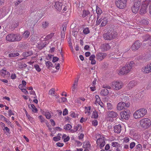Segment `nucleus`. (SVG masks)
Masks as SVG:
<instances>
[{"mask_svg":"<svg viewBox=\"0 0 151 151\" xmlns=\"http://www.w3.org/2000/svg\"><path fill=\"white\" fill-rule=\"evenodd\" d=\"M116 33L113 31H108L103 34V36L104 40H111L114 39L116 36Z\"/></svg>","mask_w":151,"mask_h":151,"instance_id":"obj_5","label":"nucleus"},{"mask_svg":"<svg viewBox=\"0 0 151 151\" xmlns=\"http://www.w3.org/2000/svg\"><path fill=\"white\" fill-rule=\"evenodd\" d=\"M54 33H51L50 34L48 35L45 38V40H47L51 39L54 36Z\"/></svg>","mask_w":151,"mask_h":151,"instance_id":"obj_30","label":"nucleus"},{"mask_svg":"<svg viewBox=\"0 0 151 151\" xmlns=\"http://www.w3.org/2000/svg\"><path fill=\"white\" fill-rule=\"evenodd\" d=\"M150 4H151V0H145L142 2L139 11L140 14H143L147 12L148 6Z\"/></svg>","mask_w":151,"mask_h":151,"instance_id":"obj_3","label":"nucleus"},{"mask_svg":"<svg viewBox=\"0 0 151 151\" xmlns=\"http://www.w3.org/2000/svg\"><path fill=\"white\" fill-rule=\"evenodd\" d=\"M29 108L32 109V111L34 112H36L37 111V109L36 108L35 106L33 104H32L29 106Z\"/></svg>","mask_w":151,"mask_h":151,"instance_id":"obj_33","label":"nucleus"},{"mask_svg":"<svg viewBox=\"0 0 151 151\" xmlns=\"http://www.w3.org/2000/svg\"><path fill=\"white\" fill-rule=\"evenodd\" d=\"M141 44L138 40L136 41L132 45L131 48L132 50L135 51L138 50L140 47Z\"/></svg>","mask_w":151,"mask_h":151,"instance_id":"obj_13","label":"nucleus"},{"mask_svg":"<svg viewBox=\"0 0 151 151\" xmlns=\"http://www.w3.org/2000/svg\"><path fill=\"white\" fill-rule=\"evenodd\" d=\"M72 127V126L69 124H67L64 126V129L67 130H70Z\"/></svg>","mask_w":151,"mask_h":151,"instance_id":"obj_41","label":"nucleus"},{"mask_svg":"<svg viewBox=\"0 0 151 151\" xmlns=\"http://www.w3.org/2000/svg\"><path fill=\"white\" fill-rule=\"evenodd\" d=\"M30 34V32L28 30H26L24 32L22 36L23 37L27 38L29 37Z\"/></svg>","mask_w":151,"mask_h":151,"instance_id":"obj_28","label":"nucleus"},{"mask_svg":"<svg viewBox=\"0 0 151 151\" xmlns=\"http://www.w3.org/2000/svg\"><path fill=\"white\" fill-rule=\"evenodd\" d=\"M100 106L101 110H104V108H103L104 104L101 101L98 104Z\"/></svg>","mask_w":151,"mask_h":151,"instance_id":"obj_52","label":"nucleus"},{"mask_svg":"<svg viewBox=\"0 0 151 151\" xmlns=\"http://www.w3.org/2000/svg\"><path fill=\"white\" fill-rule=\"evenodd\" d=\"M49 25V23L48 21L43 22L42 23V27L43 28H46Z\"/></svg>","mask_w":151,"mask_h":151,"instance_id":"obj_32","label":"nucleus"},{"mask_svg":"<svg viewBox=\"0 0 151 151\" xmlns=\"http://www.w3.org/2000/svg\"><path fill=\"white\" fill-rule=\"evenodd\" d=\"M122 130V127L119 124L116 125L114 127V132L117 133H120Z\"/></svg>","mask_w":151,"mask_h":151,"instance_id":"obj_21","label":"nucleus"},{"mask_svg":"<svg viewBox=\"0 0 151 151\" xmlns=\"http://www.w3.org/2000/svg\"><path fill=\"white\" fill-rule=\"evenodd\" d=\"M45 116L46 118L47 119H50L51 118V115L50 113L47 111H46L45 113Z\"/></svg>","mask_w":151,"mask_h":151,"instance_id":"obj_45","label":"nucleus"},{"mask_svg":"<svg viewBox=\"0 0 151 151\" xmlns=\"http://www.w3.org/2000/svg\"><path fill=\"white\" fill-rule=\"evenodd\" d=\"M140 23L144 25H147L149 23L148 19H147L143 18L141 19Z\"/></svg>","mask_w":151,"mask_h":151,"instance_id":"obj_25","label":"nucleus"},{"mask_svg":"<svg viewBox=\"0 0 151 151\" xmlns=\"http://www.w3.org/2000/svg\"><path fill=\"white\" fill-rule=\"evenodd\" d=\"M98 122L96 120H94L92 122V124L93 125L96 126L98 125Z\"/></svg>","mask_w":151,"mask_h":151,"instance_id":"obj_51","label":"nucleus"},{"mask_svg":"<svg viewBox=\"0 0 151 151\" xmlns=\"http://www.w3.org/2000/svg\"><path fill=\"white\" fill-rule=\"evenodd\" d=\"M96 12L97 14V15L99 16L102 13V11L100 9L99 7H96Z\"/></svg>","mask_w":151,"mask_h":151,"instance_id":"obj_46","label":"nucleus"},{"mask_svg":"<svg viewBox=\"0 0 151 151\" xmlns=\"http://www.w3.org/2000/svg\"><path fill=\"white\" fill-rule=\"evenodd\" d=\"M82 128L81 125L80 124H78L76 126L74 127L73 129H71L70 131L72 133H74L76 132L79 129H81Z\"/></svg>","mask_w":151,"mask_h":151,"instance_id":"obj_26","label":"nucleus"},{"mask_svg":"<svg viewBox=\"0 0 151 151\" xmlns=\"http://www.w3.org/2000/svg\"><path fill=\"white\" fill-rule=\"evenodd\" d=\"M62 27H63V29L61 31V35L62 37L63 36H64L65 34V31L66 28V27L65 25H63L62 26Z\"/></svg>","mask_w":151,"mask_h":151,"instance_id":"obj_38","label":"nucleus"},{"mask_svg":"<svg viewBox=\"0 0 151 151\" xmlns=\"http://www.w3.org/2000/svg\"><path fill=\"white\" fill-rule=\"evenodd\" d=\"M130 111L128 110L124 111L120 113L121 118L122 119L128 120L130 117Z\"/></svg>","mask_w":151,"mask_h":151,"instance_id":"obj_11","label":"nucleus"},{"mask_svg":"<svg viewBox=\"0 0 151 151\" xmlns=\"http://www.w3.org/2000/svg\"><path fill=\"white\" fill-rule=\"evenodd\" d=\"M85 108L86 110L85 113L86 114H87L88 115H90L91 114L90 111L91 109V106H88V107L85 106Z\"/></svg>","mask_w":151,"mask_h":151,"instance_id":"obj_35","label":"nucleus"},{"mask_svg":"<svg viewBox=\"0 0 151 151\" xmlns=\"http://www.w3.org/2000/svg\"><path fill=\"white\" fill-rule=\"evenodd\" d=\"M147 110L145 108H141L136 111L133 114L135 119H138L144 116L147 113Z\"/></svg>","mask_w":151,"mask_h":151,"instance_id":"obj_2","label":"nucleus"},{"mask_svg":"<svg viewBox=\"0 0 151 151\" xmlns=\"http://www.w3.org/2000/svg\"><path fill=\"white\" fill-rule=\"evenodd\" d=\"M127 0H116V6L120 9H123L126 5Z\"/></svg>","mask_w":151,"mask_h":151,"instance_id":"obj_8","label":"nucleus"},{"mask_svg":"<svg viewBox=\"0 0 151 151\" xmlns=\"http://www.w3.org/2000/svg\"><path fill=\"white\" fill-rule=\"evenodd\" d=\"M39 118L40 119V121L41 122H44L45 120L44 118L41 115L39 116Z\"/></svg>","mask_w":151,"mask_h":151,"instance_id":"obj_60","label":"nucleus"},{"mask_svg":"<svg viewBox=\"0 0 151 151\" xmlns=\"http://www.w3.org/2000/svg\"><path fill=\"white\" fill-rule=\"evenodd\" d=\"M68 114V110L67 109L65 108L64 109L63 112V115L64 116Z\"/></svg>","mask_w":151,"mask_h":151,"instance_id":"obj_54","label":"nucleus"},{"mask_svg":"<svg viewBox=\"0 0 151 151\" xmlns=\"http://www.w3.org/2000/svg\"><path fill=\"white\" fill-rule=\"evenodd\" d=\"M83 32L84 34L86 35L89 33L90 31L88 28L86 27L83 29Z\"/></svg>","mask_w":151,"mask_h":151,"instance_id":"obj_43","label":"nucleus"},{"mask_svg":"<svg viewBox=\"0 0 151 151\" xmlns=\"http://www.w3.org/2000/svg\"><path fill=\"white\" fill-rule=\"evenodd\" d=\"M108 21V19L106 18L105 17L102 18V22L101 26L103 27L105 26L107 23Z\"/></svg>","mask_w":151,"mask_h":151,"instance_id":"obj_24","label":"nucleus"},{"mask_svg":"<svg viewBox=\"0 0 151 151\" xmlns=\"http://www.w3.org/2000/svg\"><path fill=\"white\" fill-rule=\"evenodd\" d=\"M137 149L139 150H140L142 149V147L141 145L138 144L136 146Z\"/></svg>","mask_w":151,"mask_h":151,"instance_id":"obj_56","label":"nucleus"},{"mask_svg":"<svg viewBox=\"0 0 151 151\" xmlns=\"http://www.w3.org/2000/svg\"><path fill=\"white\" fill-rule=\"evenodd\" d=\"M95 56L94 55H92L91 56L89 57V60H93L94 59V58H95Z\"/></svg>","mask_w":151,"mask_h":151,"instance_id":"obj_64","label":"nucleus"},{"mask_svg":"<svg viewBox=\"0 0 151 151\" xmlns=\"http://www.w3.org/2000/svg\"><path fill=\"white\" fill-rule=\"evenodd\" d=\"M22 2V1L20 0L17 1L16 2H14V5L15 6H17Z\"/></svg>","mask_w":151,"mask_h":151,"instance_id":"obj_59","label":"nucleus"},{"mask_svg":"<svg viewBox=\"0 0 151 151\" xmlns=\"http://www.w3.org/2000/svg\"><path fill=\"white\" fill-rule=\"evenodd\" d=\"M111 145L113 147H117L120 146V144L118 142H112Z\"/></svg>","mask_w":151,"mask_h":151,"instance_id":"obj_44","label":"nucleus"},{"mask_svg":"<svg viewBox=\"0 0 151 151\" xmlns=\"http://www.w3.org/2000/svg\"><path fill=\"white\" fill-rule=\"evenodd\" d=\"M134 64L133 61L127 63L125 66L119 69L118 74L119 75H123L129 73L131 71L133 67V65Z\"/></svg>","mask_w":151,"mask_h":151,"instance_id":"obj_1","label":"nucleus"},{"mask_svg":"<svg viewBox=\"0 0 151 151\" xmlns=\"http://www.w3.org/2000/svg\"><path fill=\"white\" fill-rule=\"evenodd\" d=\"M33 54V52L32 51H29L24 52L22 54V56L24 57H27L32 55Z\"/></svg>","mask_w":151,"mask_h":151,"instance_id":"obj_27","label":"nucleus"},{"mask_svg":"<svg viewBox=\"0 0 151 151\" xmlns=\"http://www.w3.org/2000/svg\"><path fill=\"white\" fill-rule=\"evenodd\" d=\"M123 86L122 82L116 81L112 83L111 87L114 90L118 91L122 88Z\"/></svg>","mask_w":151,"mask_h":151,"instance_id":"obj_7","label":"nucleus"},{"mask_svg":"<svg viewBox=\"0 0 151 151\" xmlns=\"http://www.w3.org/2000/svg\"><path fill=\"white\" fill-rule=\"evenodd\" d=\"M70 114V115L73 118L76 117V114H75L73 111H71Z\"/></svg>","mask_w":151,"mask_h":151,"instance_id":"obj_53","label":"nucleus"},{"mask_svg":"<svg viewBox=\"0 0 151 151\" xmlns=\"http://www.w3.org/2000/svg\"><path fill=\"white\" fill-rule=\"evenodd\" d=\"M56 144L59 147H62L64 145V144L63 143L60 142L57 143Z\"/></svg>","mask_w":151,"mask_h":151,"instance_id":"obj_63","label":"nucleus"},{"mask_svg":"<svg viewBox=\"0 0 151 151\" xmlns=\"http://www.w3.org/2000/svg\"><path fill=\"white\" fill-rule=\"evenodd\" d=\"M139 123L140 127L144 129L148 128L151 124V121L147 118H144L141 119L139 121Z\"/></svg>","mask_w":151,"mask_h":151,"instance_id":"obj_4","label":"nucleus"},{"mask_svg":"<svg viewBox=\"0 0 151 151\" xmlns=\"http://www.w3.org/2000/svg\"><path fill=\"white\" fill-rule=\"evenodd\" d=\"M8 72L6 70L4 69H2L0 70V74L3 76H4L6 74H7Z\"/></svg>","mask_w":151,"mask_h":151,"instance_id":"obj_34","label":"nucleus"},{"mask_svg":"<svg viewBox=\"0 0 151 151\" xmlns=\"http://www.w3.org/2000/svg\"><path fill=\"white\" fill-rule=\"evenodd\" d=\"M78 79H76L71 89L73 93H76L78 88Z\"/></svg>","mask_w":151,"mask_h":151,"instance_id":"obj_15","label":"nucleus"},{"mask_svg":"<svg viewBox=\"0 0 151 151\" xmlns=\"http://www.w3.org/2000/svg\"><path fill=\"white\" fill-rule=\"evenodd\" d=\"M107 119L116 118L118 115L116 112L113 111H109L106 114Z\"/></svg>","mask_w":151,"mask_h":151,"instance_id":"obj_12","label":"nucleus"},{"mask_svg":"<svg viewBox=\"0 0 151 151\" xmlns=\"http://www.w3.org/2000/svg\"><path fill=\"white\" fill-rule=\"evenodd\" d=\"M129 139L128 137H125L123 139V142L125 143H127L129 141Z\"/></svg>","mask_w":151,"mask_h":151,"instance_id":"obj_61","label":"nucleus"},{"mask_svg":"<svg viewBox=\"0 0 151 151\" xmlns=\"http://www.w3.org/2000/svg\"><path fill=\"white\" fill-rule=\"evenodd\" d=\"M35 68L36 70L38 72H40L41 71V69L40 68L39 65H34Z\"/></svg>","mask_w":151,"mask_h":151,"instance_id":"obj_47","label":"nucleus"},{"mask_svg":"<svg viewBox=\"0 0 151 151\" xmlns=\"http://www.w3.org/2000/svg\"><path fill=\"white\" fill-rule=\"evenodd\" d=\"M55 91L53 88L51 89L49 91V94L50 95L54 96L53 95L54 94Z\"/></svg>","mask_w":151,"mask_h":151,"instance_id":"obj_50","label":"nucleus"},{"mask_svg":"<svg viewBox=\"0 0 151 151\" xmlns=\"http://www.w3.org/2000/svg\"><path fill=\"white\" fill-rule=\"evenodd\" d=\"M107 109L108 110H111L113 109V106L110 101H108L106 103Z\"/></svg>","mask_w":151,"mask_h":151,"instance_id":"obj_22","label":"nucleus"},{"mask_svg":"<svg viewBox=\"0 0 151 151\" xmlns=\"http://www.w3.org/2000/svg\"><path fill=\"white\" fill-rule=\"evenodd\" d=\"M137 84V82L134 81H130L127 85L128 89H130L134 87Z\"/></svg>","mask_w":151,"mask_h":151,"instance_id":"obj_18","label":"nucleus"},{"mask_svg":"<svg viewBox=\"0 0 151 151\" xmlns=\"http://www.w3.org/2000/svg\"><path fill=\"white\" fill-rule=\"evenodd\" d=\"M63 4L61 2L57 1L55 3L54 6L55 8L59 11H60L62 9Z\"/></svg>","mask_w":151,"mask_h":151,"instance_id":"obj_19","label":"nucleus"},{"mask_svg":"<svg viewBox=\"0 0 151 151\" xmlns=\"http://www.w3.org/2000/svg\"><path fill=\"white\" fill-rule=\"evenodd\" d=\"M142 71L145 73H149L151 72V67L150 65H147L144 68H142Z\"/></svg>","mask_w":151,"mask_h":151,"instance_id":"obj_17","label":"nucleus"},{"mask_svg":"<svg viewBox=\"0 0 151 151\" xmlns=\"http://www.w3.org/2000/svg\"><path fill=\"white\" fill-rule=\"evenodd\" d=\"M141 4V0H134V4L131 7L132 12L135 14L137 13Z\"/></svg>","mask_w":151,"mask_h":151,"instance_id":"obj_6","label":"nucleus"},{"mask_svg":"<svg viewBox=\"0 0 151 151\" xmlns=\"http://www.w3.org/2000/svg\"><path fill=\"white\" fill-rule=\"evenodd\" d=\"M84 148H89L90 147V145L89 141H86L84 142L83 146Z\"/></svg>","mask_w":151,"mask_h":151,"instance_id":"obj_31","label":"nucleus"},{"mask_svg":"<svg viewBox=\"0 0 151 151\" xmlns=\"http://www.w3.org/2000/svg\"><path fill=\"white\" fill-rule=\"evenodd\" d=\"M98 116L97 112L96 111H93L92 115L91 117L96 119Z\"/></svg>","mask_w":151,"mask_h":151,"instance_id":"obj_39","label":"nucleus"},{"mask_svg":"<svg viewBox=\"0 0 151 151\" xmlns=\"http://www.w3.org/2000/svg\"><path fill=\"white\" fill-rule=\"evenodd\" d=\"M19 54L18 53H10V57H16L19 55Z\"/></svg>","mask_w":151,"mask_h":151,"instance_id":"obj_49","label":"nucleus"},{"mask_svg":"<svg viewBox=\"0 0 151 151\" xmlns=\"http://www.w3.org/2000/svg\"><path fill=\"white\" fill-rule=\"evenodd\" d=\"M135 144L134 142H132L130 144V148L131 149H132L134 147Z\"/></svg>","mask_w":151,"mask_h":151,"instance_id":"obj_55","label":"nucleus"},{"mask_svg":"<svg viewBox=\"0 0 151 151\" xmlns=\"http://www.w3.org/2000/svg\"><path fill=\"white\" fill-rule=\"evenodd\" d=\"M111 46L109 44L105 43L103 44L101 46V49L103 51H106L110 49Z\"/></svg>","mask_w":151,"mask_h":151,"instance_id":"obj_20","label":"nucleus"},{"mask_svg":"<svg viewBox=\"0 0 151 151\" xmlns=\"http://www.w3.org/2000/svg\"><path fill=\"white\" fill-rule=\"evenodd\" d=\"M129 105L130 103L128 102L127 103H126L123 102H119L117 104V109L119 111H121L123 110L125 107H129Z\"/></svg>","mask_w":151,"mask_h":151,"instance_id":"obj_10","label":"nucleus"},{"mask_svg":"<svg viewBox=\"0 0 151 151\" xmlns=\"http://www.w3.org/2000/svg\"><path fill=\"white\" fill-rule=\"evenodd\" d=\"M106 56V53H99L96 55V58L99 61L102 60Z\"/></svg>","mask_w":151,"mask_h":151,"instance_id":"obj_16","label":"nucleus"},{"mask_svg":"<svg viewBox=\"0 0 151 151\" xmlns=\"http://www.w3.org/2000/svg\"><path fill=\"white\" fill-rule=\"evenodd\" d=\"M97 81V79L96 78H95L93 81V82L92 83V85L93 86H95L96 84V82Z\"/></svg>","mask_w":151,"mask_h":151,"instance_id":"obj_62","label":"nucleus"},{"mask_svg":"<svg viewBox=\"0 0 151 151\" xmlns=\"http://www.w3.org/2000/svg\"><path fill=\"white\" fill-rule=\"evenodd\" d=\"M22 38L20 35L10 34V42L19 41Z\"/></svg>","mask_w":151,"mask_h":151,"instance_id":"obj_9","label":"nucleus"},{"mask_svg":"<svg viewBox=\"0 0 151 151\" xmlns=\"http://www.w3.org/2000/svg\"><path fill=\"white\" fill-rule=\"evenodd\" d=\"M109 93L108 90L106 88H104L102 89L100 92L101 94L103 96L107 95Z\"/></svg>","mask_w":151,"mask_h":151,"instance_id":"obj_23","label":"nucleus"},{"mask_svg":"<svg viewBox=\"0 0 151 151\" xmlns=\"http://www.w3.org/2000/svg\"><path fill=\"white\" fill-rule=\"evenodd\" d=\"M76 143L77 144V146L80 147L82 145V143L79 141L76 140Z\"/></svg>","mask_w":151,"mask_h":151,"instance_id":"obj_58","label":"nucleus"},{"mask_svg":"<svg viewBox=\"0 0 151 151\" xmlns=\"http://www.w3.org/2000/svg\"><path fill=\"white\" fill-rule=\"evenodd\" d=\"M61 135V134H58L57 136L53 138V140L55 141H58L60 140V139L61 137L60 136Z\"/></svg>","mask_w":151,"mask_h":151,"instance_id":"obj_36","label":"nucleus"},{"mask_svg":"<svg viewBox=\"0 0 151 151\" xmlns=\"http://www.w3.org/2000/svg\"><path fill=\"white\" fill-rule=\"evenodd\" d=\"M18 26V24L16 22H14L11 24V30H13L14 29L17 27Z\"/></svg>","mask_w":151,"mask_h":151,"instance_id":"obj_37","label":"nucleus"},{"mask_svg":"<svg viewBox=\"0 0 151 151\" xmlns=\"http://www.w3.org/2000/svg\"><path fill=\"white\" fill-rule=\"evenodd\" d=\"M90 12L88 10H84L83 11L82 16L84 18L87 16L88 15H90Z\"/></svg>","mask_w":151,"mask_h":151,"instance_id":"obj_29","label":"nucleus"},{"mask_svg":"<svg viewBox=\"0 0 151 151\" xmlns=\"http://www.w3.org/2000/svg\"><path fill=\"white\" fill-rule=\"evenodd\" d=\"M151 37L149 35H145L143 37V41H148V40H149Z\"/></svg>","mask_w":151,"mask_h":151,"instance_id":"obj_40","label":"nucleus"},{"mask_svg":"<svg viewBox=\"0 0 151 151\" xmlns=\"http://www.w3.org/2000/svg\"><path fill=\"white\" fill-rule=\"evenodd\" d=\"M59 60V58H58L56 57H54L53 58L52 61L55 63L57 61H58Z\"/></svg>","mask_w":151,"mask_h":151,"instance_id":"obj_57","label":"nucleus"},{"mask_svg":"<svg viewBox=\"0 0 151 151\" xmlns=\"http://www.w3.org/2000/svg\"><path fill=\"white\" fill-rule=\"evenodd\" d=\"M99 18V15H97V21L96 22V23L98 24H99L102 22V18L99 19V20H98Z\"/></svg>","mask_w":151,"mask_h":151,"instance_id":"obj_48","label":"nucleus"},{"mask_svg":"<svg viewBox=\"0 0 151 151\" xmlns=\"http://www.w3.org/2000/svg\"><path fill=\"white\" fill-rule=\"evenodd\" d=\"M96 143L97 145H100V149H102L105 145L106 143L104 138H103L98 139L96 141Z\"/></svg>","mask_w":151,"mask_h":151,"instance_id":"obj_14","label":"nucleus"},{"mask_svg":"<svg viewBox=\"0 0 151 151\" xmlns=\"http://www.w3.org/2000/svg\"><path fill=\"white\" fill-rule=\"evenodd\" d=\"M45 64L46 66L48 68H50V67H52V63L50 61H47L46 62Z\"/></svg>","mask_w":151,"mask_h":151,"instance_id":"obj_42","label":"nucleus"}]
</instances>
